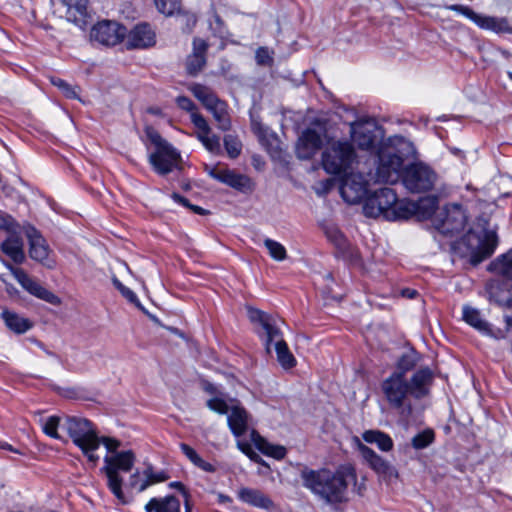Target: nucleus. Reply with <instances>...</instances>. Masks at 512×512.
<instances>
[{"instance_id": "nucleus-47", "label": "nucleus", "mask_w": 512, "mask_h": 512, "mask_svg": "<svg viewBox=\"0 0 512 512\" xmlns=\"http://www.w3.org/2000/svg\"><path fill=\"white\" fill-rule=\"evenodd\" d=\"M327 238L339 249L346 247L347 240L344 234L335 226H329L325 229Z\"/></svg>"}, {"instance_id": "nucleus-17", "label": "nucleus", "mask_w": 512, "mask_h": 512, "mask_svg": "<svg viewBox=\"0 0 512 512\" xmlns=\"http://www.w3.org/2000/svg\"><path fill=\"white\" fill-rule=\"evenodd\" d=\"M208 175L238 191L245 192L251 188V180L248 176L236 173L234 170L220 167L206 169Z\"/></svg>"}, {"instance_id": "nucleus-39", "label": "nucleus", "mask_w": 512, "mask_h": 512, "mask_svg": "<svg viewBox=\"0 0 512 512\" xmlns=\"http://www.w3.org/2000/svg\"><path fill=\"white\" fill-rule=\"evenodd\" d=\"M189 90L205 107L209 104L217 95L207 86L194 83L189 86Z\"/></svg>"}, {"instance_id": "nucleus-60", "label": "nucleus", "mask_w": 512, "mask_h": 512, "mask_svg": "<svg viewBox=\"0 0 512 512\" xmlns=\"http://www.w3.org/2000/svg\"><path fill=\"white\" fill-rule=\"evenodd\" d=\"M100 443H103L106 449L113 454L117 452L116 450L120 446V442L117 439L110 437H103L100 439Z\"/></svg>"}, {"instance_id": "nucleus-48", "label": "nucleus", "mask_w": 512, "mask_h": 512, "mask_svg": "<svg viewBox=\"0 0 512 512\" xmlns=\"http://www.w3.org/2000/svg\"><path fill=\"white\" fill-rule=\"evenodd\" d=\"M51 83L57 87L67 98L70 99H78V93L76 91V87H73L68 82L61 78L53 77L51 78Z\"/></svg>"}, {"instance_id": "nucleus-34", "label": "nucleus", "mask_w": 512, "mask_h": 512, "mask_svg": "<svg viewBox=\"0 0 512 512\" xmlns=\"http://www.w3.org/2000/svg\"><path fill=\"white\" fill-rule=\"evenodd\" d=\"M147 512H180V501L174 496L152 498L146 505Z\"/></svg>"}, {"instance_id": "nucleus-20", "label": "nucleus", "mask_w": 512, "mask_h": 512, "mask_svg": "<svg viewBox=\"0 0 512 512\" xmlns=\"http://www.w3.org/2000/svg\"><path fill=\"white\" fill-rule=\"evenodd\" d=\"M321 146V135L313 129H306L302 132L297 141V156L300 159H310L321 148Z\"/></svg>"}, {"instance_id": "nucleus-53", "label": "nucleus", "mask_w": 512, "mask_h": 512, "mask_svg": "<svg viewBox=\"0 0 512 512\" xmlns=\"http://www.w3.org/2000/svg\"><path fill=\"white\" fill-rule=\"evenodd\" d=\"M176 103H177L179 108H181L182 110H185V111L190 113V119L191 120H192V115L193 114H200L197 111V108H196L195 104L193 103V101L190 98L186 97V96H178L176 98Z\"/></svg>"}, {"instance_id": "nucleus-49", "label": "nucleus", "mask_w": 512, "mask_h": 512, "mask_svg": "<svg viewBox=\"0 0 512 512\" xmlns=\"http://www.w3.org/2000/svg\"><path fill=\"white\" fill-rule=\"evenodd\" d=\"M209 27L215 36L224 38L227 36L228 31L222 18L214 11L212 20L209 22Z\"/></svg>"}, {"instance_id": "nucleus-54", "label": "nucleus", "mask_w": 512, "mask_h": 512, "mask_svg": "<svg viewBox=\"0 0 512 512\" xmlns=\"http://www.w3.org/2000/svg\"><path fill=\"white\" fill-rule=\"evenodd\" d=\"M214 119L217 122L218 128L220 130L228 131L231 128V120L227 108H225L221 114L214 116Z\"/></svg>"}, {"instance_id": "nucleus-5", "label": "nucleus", "mask_w": 512, "mask_h": 512, "mask_svg": "<svg viewBox=\"0 0 512 512\" xmlns=\"http://www.w3.org/2000/svg\"><path fill=\"white\" fill-rule=\"evenodd\" d=\"M145 135L154 147L148 156V162L157 174L167 175L179 167L180 153L157 130L148 126L145 128Z\"/></svg>"}, {"instance_id": "nucleus-59", "label": "nucleus", "mask_w": 512, "mask_h": 512, "mask_svg": "<svg viewBox=\"0 0 512 512\" xmlns=\"http://www.w3.org/2000/svg\"><path fill=\"white\" fill-rule=\"evenodd\" d=\"M180 449L182 451V453L193 463L195 464L196 461L199 459V455L198 453L192 448L190 447L188 444L186 443H181L180 444Z\"/></svg>"}, {"instance_id": "nucleus-29", "label": "nucleus", "mask_w": 512, "mask_h": 512, "mask_svg": "<svg viewBox=\"0 0 512 512\" xmlns=\"http://www.w3.org/2000/svg\"><path fill=\"white\" fill-rule=\"evenodd\" d=\"M62 3L67 7L66 17L69 21L77 25L86 24L88 0H62Z\"/></svg>"}, {"instance_id": "nucleus-30", "label": "nucleus", "mask_w": 512, "mask_h": 512, "mask_svg": "<svg viewBox=\"0 0 512 512\" xmlns=\"http://www.w3.org/2000/svg\"><path fill=\"white\" fill-rule=\"evenodd\" d=\"M477 26L497 34H512V25L506 17H496L480 14Z\"/></svg>"}, {"instance_id": "nucleus-14", "label": "nucleus", "mask_w": 512, "mask_h": 512, "mask_svg": "<svg viewBox=\"0 0 512 512\" xmlns=\"http://www.w3.org/2000/svg\"><path fill=\"white\" fill-rule=\"evenodd\" d=\"M5 266L18 281V283L33 296L44 300L52 305H59L61 303L60 298L54 293L43 287L40 283L32 279L23 269L14 267L10 263H6Z\"/></svg>"}, {"instance_id": "nucleus-24", "label": "nucleus", "mask_w": 512, "mask_h": 512, "mask_svg": "<svg viewBox=\"0 0 512 512\" xmlns=\"http://www.w3.org/2000/svg\"><path fill=\"white\" fill-rule=\"evenodd\" d=\"M8 233V237L1 244V250L14 263L22 264L25 260L23 239L21 235L15 231V229Z\"/></svg>"}, {"instance_id": "nucleus-43", "label": "nucleus", "mask_w": 512, "mask_h": 512, "mask_svg": "<svg viewBox=\"0 0 512 512\" xmlns=\"http://www.w3.org/2000/svg\"><path fill=\"white\" fill-rule=\"evenodd\" d=\"M224 147L228 156L232 159L237 158L242 150V144L240 140L234 135H225Z\"/></svg>"}, {"instance_id": "nucleus-11", "label": "nucleus", "mask_w": 512, "mask_h": 512, "mask_svg": "<svg viewBox=\"0 0 512 512\" xmlns=\"http://www.w3.org/2000/svg\"><path fill=\"white\" fill-rule=\"evenodd\" d=\"M396 203V193L393 189L384 187L366 196L363 213L367 217L376 218L380 215L390 217L393 204Z\"/></svg>"}, {"instance_id": "nucleus-46", "label": "nucleus", "mask_w": 512, "mask_h": 512, "mask_svg": "<svg viewBox=\"0 0 512 512\" xmlns=\"http://www.w3.org/2000/svg\"><path fill=\"white\" fill-rule=\"evenodd\" d=\"M434 440V432L430 429L424 430L412 438V446L415 449H424Z\"/></svg>"}, {"instance_id": "nucleus-45", "label": "nucleus", "mask_w": 512, "mask_h": 512, "mask_svg": "<svg viewBox=\"0 0 512 512\" xmlns=\"http://www.w3.org/2000/svg\"><path fill=\"white\" fill-rule=\"evenodd\" d=\"M416 356L413 353L402 355L397 362V369L393 373H401L406 376V373L411 371L416 366Z\"/></svg>"}, {"instance_id": "nucleus-61", "label": "nucleus", "mask_w": 512, "mask_h": 512, "mask_svg": "<svg viewBox=\"0 0 512 512\" xmlns=\"http://www.w3.org/2000/svg\"><path fill=\"white\" fill-rule=\"evenodd\" d=\"M170 487L177 488L182 492V494L184 496V500H185V512H191V506H190L189 500H188L189 495H188L184 485L181 482L176 481V482H171Z\"/></svg>"}, {"instance_id": "nucleus-26", "label": "nucleus", "mask_w": 512, "mask_h": 512, "mask_svg": "<svg viewBox=\"0 0 512 512\" xmlns=\"http://www.w3.org/2000/svg\"><path fill=\"white\" fill-rule=\"evenodd\" d=\"M433 381V372L430 368L424 367L417 370L411 377L409 384L412 396L421 399L429 393V387Z\"/></svg>"}, {"instance_id": "nucleus-31", "label": "nucleus", "mask_w": 512, "mask_h": 512, "mask_svg": "<svg viewBox=\"0 0 512 512\" xmlns=\"http://www.w3.org/2000/svg\"><path fill=\"white\" fill-rule=\"evenodd\" d=\"M251 440L260 452L276 460L283 459L287 454L284 446L269 443L255 430L251 431Z\"/></svg>"}, {"instance_id": "nucleus-64", "label": "nucleus", "mask_w": 512, "mask_h": 512, "mask_svg": "<svg viewBox=\"0 0 512 512\" xmlns=\"http://www.w3.org/2000/svg\"><path fill=\"white\" fill-rule=\"evenodd\" d=\"M171 197L174 200V202H176L184 207L189 208V206L191 205L185 197H183L182 195H180L178 193H173L171 195Z\"/></svg>"}, {"instance_id": "nucleus-18", "label": "nucleus", "mask_w": 512, "mask_h": 512, "mask_svg": "<svg viewBox=\"0 0 512 512\" xmlns=\"http://www.w3.org/2000/svg\"><path fill=\"white\" fill-rule=\"evenodd\" d=\"M357 447L363 460L377 474L384 477H391L397 474L388 461L379 456L373 449L361 443L359 439H357Z\"/></svg>"}, {"instance_id": "nucleus-7", "label": "nucleus", "mask_w": 512, "mask_h": 512, "mask_svg": "<svg viewBox=\"0 0 512 512\" xmlns=\"http://www.w3.org/2000/svg\"><path fill=\"white\" fill-rule=\"evenodd\" d=\"M355 158L352 144L347 141H334L322 153V166L329 174L344 175L351 169Z\"/></svg>"}, {"instance_id": "nucleus-35", "label": "nucleus", "mask_w": 512, "mask_h": 512, "mask_svg": "<svg viewBox=\"0 0 512 512\" xmlns=\"http://www.w3.org/2000/svg\"><path fill=\"white\" fill-rule=\"evenodd\" d=\"M415 206L416 216L422 220L432 219L433 221L439 211L438 198L435 196L421 198L419 201L415 202Z\"/></svg>"}, {"instance_id": "nucleus-33", "label": "nucleus", "mask_w": 512, "mask_h": 512, "mask_svg": "<svg viewBox=\"0 0 512 512\" xmlns=\"http://www.w3.org/2000/svg\"><path fill=\"white\" fill-rule=\"evenodd\" d=\"M1 318L4 320L5 325L17 334H23L32 327L29 319L7 309L2 311Z\"/></svg>"}, {"instance_id": "nucleus-3", "label": "nucleus", "mask_w": 512, "mask_h": 512, "mask_svg": "<svg viewBox=\"0 0 512 512\" xmlns=\"http://www.w3.org/2000/svg\"><path fill=\"white\" fill-rule=\"evenodd\" d=\"M247 315L249 320L259 325L265 337L266 350L270 352L272 344L277 354V360L284 369H290L295 366L296 359L293 354L289 351L287 343L283 339L282 332L280 330V324L282 321L270 314H267L259 309L248 307Z\"/></svg>"}, {"instance_id": "nucleus-40", "label": "nucleus", "mask_w": 512, "mask_h": 512, "mask_svg": "<svg viewBox=\"0 0 512 512\" xmlns=\"http://www.w3.org/2000/svg\"><path fill=\"white\" fill-rule=\"evenodd\" d=\"M143 475L148 482V487L164 482L169 478V474L165 470H155L151 464L146 465Z\"/></svg>"}, {"instance_id": "nucleus-23", "label": "nucleus", "mask_w": 512, "mask_h": 512, "mask_svg": "<svg viewBox=\"0 0 512 512\" xmlns=\"http://www.w3.org/2000/svg\"><path fill=\"white\" fill-rule=\"evenodd\" d=\"M126 36L131 48H147L155 44V33L147 23L136 25Z\"/></svg>"}, {"instance_id": "nucleus-62", "label": "nucleus", "mask_w": 512, "mask_h": 512, "mask_svg": "<svg viewBox=\"0 0 512 512\" xmlns=\"http://www.w3.org/2000/svg\"><path fill=\"white\" fill-rule=\"evenodd\" d=\"M196 467H198L199 469L205 471V472H209V473H214L216 472V467L215 465L205 461L204 459H202L201 457H199V459L196 461V463L194 464Z\"/></svg>"}, {"instance_id": "nucleus-57", "label": "nucleus", "mask_w": 512, "mask_h": 512, "mask_svg": "<svg viewBox=\"0 0 512 512\" xmlns=\"http://www.w3.org/2000/svg\"><path fill=\"white\" fill-rule=\"evenodd\" d=\"M205 108L212 113L213 117L217 114H221V112L227 108L226 102L220 100L218 97H215L209 104L205 106Z\"/></svg>"}, {"instance_id": "nucleus-22", "label": "nucleus", "mask_w": 512, "mask_h": 512, "mask_svg": "<svg viewBox=\"0 0 512 512\" xmlns=\"http://www.w3.org/2000/svg\"><path fill=\"white\" fill-rule=\"evenodd\" d=\"M208 43L201 38L193 40L192 54L187 57L186 69L189 75H197L206 65V52L208 50Z\"/></svg>"}, {"instance_id": "nucleus-50", "label": "nucleus", "mask_w": 512, "mask_h": 512, "mask_svg": "<svg viewBox=\"0 0 512 512\" xmlns=\"http://www.w3.org/2000/svg\"><path fill=\"white\" fill-rule=\"evenodd\" d=\"M448 10L455 11L469 20H471L475 25H477L479 21L480 14L476 13L474 10H472L469 6L460 5V4H453L447 6Z\"/></svg>"}, {"instance_id": "nucleus-19", "label": "nucleus", "mask_w": 512, "mask_h": 512, "mask_svg": "<svg viewBox=\"0 0 512 512\" xmlns=\"http://www.w3.org/2000/svg\"><path fill=\"white\" fill-rule=\"evenodd\" d=\"M192 123L197 128V138L204 147L213 154H219L221 152L220 138L211 134V128L206 119L201 114H193Z\"/></svg>"}, {"instance_id": "nucleus-44", "label": "nucleus", "mask_w": 512, "mask_h": 512, "mask_svg": "<svg viewBox=\"0 0 512 512\" xmlns=\"http://www.w3.org/2000/svg\"><path fill=\"white\" fill-rule=\"evenodd\" d=\"M158 11L166 16L178 12L181 7V0H155Z\"/></svg>"}, {"instance_id": "nucleus-32", "label": "nucleus", "mask_w": 512, "mask_h": 512, "mask_svg": "<svg viewBox=\"0 0 512 512\" xmlns=\"http://www.w3.org/2000/svg\"><path fill=\"white\" fill-rule=\"evenodd\" d=\"M462 318L468 325L476 329L482 335H488L492 324L482 318L478 309L464 305L462 308Z\"/></svg>"}, {"instance_id": "nucleus-56", "label": "nucleus", "mask_w": 512, "mask_h": 512, "mask_svg": "<svg viewBox=\"0 0 512 512\" xmlns=\"http://www.w3.org/2000/svg\"><path fill=\"white\" fill-rule=\"evenodd\" d=\"M255 59L259 65H271L273 62V58L271 57L269 50L265 47L257 49Z\"/></svg>"}, {"instance_id": "nucleus-15", "label": "nucleus", "mask_w": 512, "mask_h": 512, "mask_svg": "<svg viewBox=\"0 0 512 512\" xmlns=\"http://www.w3.org/2000/svg\"><path fill=\"white\" fill-rule=\"evenodd\" d=\"M340 194L345 202L357 204L367 195V181L361 174H344Z\"/></svg>"}, {"instance_id": "nucleus-55", "label": "nucleus", "mask_w": 512, "mask_h": 512, "mask_svg": "<svg viewBox=\"0 0 512 512\" xmlns=\"http://www.w3.org/2000/svg\"><path fill=\"white\" fill-rule=\"evenodd\" d=\"M237 446L251 460L258 462V463H263V461L259 457V455L257 453H255L254 450L252 449V446L250 445V443H248L246 441H238Z\"/></svg>"}, {"instance_id": "nucleus-36", "label": "nucleus", "mask_w": 512, "mask_h": 512, "mask_svg": "<svg viewBox=\"0 0 512 512\" xmlns=\"http://www.w3.org/2000/svg\"><path fill=\"white\" fill-rule=\"evenodd\" d=\"M362 438L365 442L376 444L378 448L384 452H388L393 449L392 438L379 430H367L362 434Z\"/></svg>"}, {"instance_id": "nucleus-1", "label": "nucleus", "mask_w": 512, "mask_h": 512, "mask_svg": "<svg viewBox=\"0 0 512 512\" xmlns=\"http://www.w3.org/2000/svg\"><path fill=\"white\" fill-rule=\"evenodd\" d=\"M301 478L304 487L328 504L345 502L349 485L357 482L356 470L350 464L341 465L335 471L305 469Z\"/></svg>"}, {"instance_id": "nucleus-16", "label": "nucleus", "mask_w": 512, "mask_h": 512, "mask_svg": "<svg viewBox=\"0 0 512 512\" xmlns=\"http://www.w3.org/2000/svg\"><path fill=\"white\" fill-rule=\"evenodd\" d=\"M376 124L372 121L359 120L350 124L352 141L361 150H370L376 141Z\"/></svg>"}, {"instance_id": "nucleus-41", "label": "nucleus", "mask_w": 512, "mask_h": 512, "mask_svg": "<svg viewBox=\"0 0 512 512\" xmlns=\"http://www.w3.org/2000/svg\"><path fill=\"white\" fill-rule=\"evenodd\" d=\"M63 419L59 416H50L43 421L42 429L43 432L54 439H61L58 433V428H62Z\"/></svg>"}, {"instance_id": "nucleus-58", "label": "nucleus", "mask_w": 512, "mask_h": 512, "mask_svg": "<svg viewBox=\"0 0 512 512\" xmlns=\"http://www.w3.org/2000/svg\"><path fill=\"white\" fill-rule=\"evenodd\" d=\"M15 227L16 223L14 219L7 213L0 210V229L10 232L15 229Z\"/></svg>"}, {"instance_id": "nucleus-37", "label": "nucleus", "mask_w": 512, "mask_h": 512, "mask_svg": "<svg viewBox=\"0 0 512 512\" xmlns=\"http://www.w3.org/2000/svg\"><path fill=\"white\" fill-rule=\"evenodd\" d=\"M488 270L508 279L512 278V250L492 261Z\"/></svg>"}, {"instance_id": "nucleus-8", "label": "nucleus", "mask_w": 512, "mask_h": 512, "mask_svg": "<svg viewBox=\"0 0 512 512\" xmlns=\"http://www.w3.org/2000/svg\"><path fill=\"white\" fill-rule=\"evenodd\" d=\"M462 243L469 252L470 262L477 265L494 253L498 237L494 230L483 229L479 233L470 230L464 235Z\"/></svg>"}, {"instance_id": "nucleus-27", "label": "nucleus", "mask_w": 512, "mask_h": 512, "mask_svg": "<svg viewBox=\"0 0 512 512\" xmlns=\"http://www.w3.org/2000/svg\"><path fill=\"white\" fill-rule=\"evenodd\" d=\"M27 236L29 238V256L35 261L52 267L48 262L49 248L44 238L34 228L27 233Z\"/></svg>"}, {"instance_id": "nucleus-42", "label": "nucleus", "mask_w": 512, "mask_h": 512, "mask_svg": "<svg viewBox=\"0 0 512 512\" xmlns=\"http://www.w3.org/2000/svg\"><path fill=\"white\" fill-rule=\"evenodd\" d=\"M264 246L268 250L269 255L276 261H283L287 257V251L285 247L270 238L264 240Z\"/></svg>"}, {"instance_id": "nucleus-25", "label": "nucleus", "mask_w": 512, "mask_h": 512, "mask_svg": "<svg viewBox=\"0 0 512 512\" xmlns=\"http://www.w3.org/2000/svg\"><path fill=\"white\" fill-rule=\"evenodd\" d=\"M487 292L490 301L495 302L499 306L512 308V280L506 279L502 282L491 283Z\"/></svg>"}, {"instance_id": "nucleus-9", "label": "nucleus", "mask_w": 512, "mask_h": 512, "mask_svg": "<svg viewBox=\"0 0 512 512\" xmlns=\"http://www.w3.org/2000/svg\"><path fill=\"white\" fill-rule=\"evenodd\" d=\"M401 180L411 193H425L434 188L438 175L429 165L416 162L403 169Z\"/></svg>"}, {"instance_id": "nucleus-6", "label": "nucleus", "mask_w": 512, "mask_h": 512, "mask_svg": "<svg viewBox=\"0 0 512 512\" xmlns=\"http://www.w3.org/2000/svg\"><path fill=\"white\" fill-rule=\"evenodd\" d=\"M102 468L107 477V486L112 494L121 502L127 503L122 490L123 478L121 472H130L135 463V454L131 450L116 452L104 458Z\"/></svg>"}, {"instance_id": "nucleus-52", "label": "nucleus", "mask_w": 512, "mask_h": 512, "mask_svg": "<svg viewBox=\"0 0 512 512\" xmlns=\"http://www.w3.org/2000/svg\"><path fill=\"white\" fill-rule=\"evenodd\" d=\"M207 406L210 410L219 414H228L231 408L224 399L219 397L209 399L207 401Z\"/></svg>"}, {"instance_id": "nucleus-13", "label": "nucleus", "mask_w": 512, "mask_h": 512, "mask_svg": "<svg viewBox=\"0 0 512 512\" xmlns=\"http://www.w3.org/2000/svg\"><path fill=\"white\" fill-rule=\"evenodd\" d=\"M126 35V27L111 20L98 22L92 27L90 32L91 40L104 46H115L121 43Z\"/></svg>"}, {"instance_id": "nucleus-2", "label": "nucleus", "mask_w": 512, "mask_h": 512, "mask_svg": "<svg viewBox=\"0 0 512 512\" xmlns=\"http://www.w3.org/2000/svg\"><path fill=\"white\" fill-rule=\"evenodd\" d=\"M414 153L413 144L402 136L390 137L378 150L375 182L394 184L401 179L404 160Z\"/></svg>"}, {"instance_id": "nucleus-10", "label": "nucleus", "mask_w": 512, "mask_h": 512, "mask_svg": "<svg viewBox=\"0 0 512 512\" xmlns=\"http://www.w3.org/2000/svg\"><path fill=\"white\" fill-rule=\"evenodd\" d=\"M410 384L401 373H391L381 383V391L388 404L397 410L411 412L409 396H412Z\"/></svg>"}, {"instance_id": "nucleus-4", "label": "nucleus", "mask_w": 512, "mask_h": 512, "mask_svg": "<svg viewBox=\"0 0 512 512\" xmlns=\"http://www.w3.org/2000/svg\"><path fill=\"white\" fill-rule=\"evenodd\" d=\"M62 428L67 431L73 443L79 447L89 461L97 462L99 457L94 452L100 446V438L91 421L77 416H66Z\"/></svg>"}, {"instance_id": "nucleus-21", "label": "nucleus", "mask_w": 512, "mask_h": 512, "mask_svg": "<svg viewBox=\"0 0 512 512\" xmlns=\"http://www.w3.org/2000/svg\"><path fill=\"white\" fill-rule=\"evenodd\" d=\"M250 415L238 402L231 405L227 422L231 432L236 437L244 435L249 427Z\"/></svg>"}, {"instance_id": "nucleus-38", "label": "nucleus", "mask_w": 512, "mask_h": 512, "mask_svg": "<svg viewBox=\"0 0 512 512\" xmlns=\"http://www.w3.org/2000/svg\"><path fill=\"white\" fill-rule=\"evenodd\" d=\"M413 215L416 216L415 202L398 200L396 197V203L392 206L390 216L394 219H409Z\"/></svg>"}, {"instance_id": "nucleus-28", "label": "nucleus", "mask_w": 512, "mask_h": 512, "mask_svg": "<svg viewBox=\"0 0 512 512\" xmlns=\"http://www.w3.org/2000/svg\"><path fill=\"white\" fill-rule=\"evenodd\" d=\"M238 498L258 508L270 510L274 507L273 501L258 489L243 487L238 491Z\"/></svg>"}, {"instance_id": "nucleus-12", "label": "nucleus", "mask_w": 512, "mask_h": 512, "mask_svg": "<svg viewBox=\"0 0 512 512\" xmlns=\"http://www.w3.org/2000/svg\"><path fill=\"white\" fill-rule=\"evenodd\" d=\"M466 223L464 211L459 204H449L436 214L433 225L442 234H453L461 231Z\"/></svg>"}, {"instance_id": "nucleus-51", "label": "nucleus", "mask_w": 512, "mask_h": 512, "mask_svg": "<svg viewBox=\"0 0 512 512\" xmlns=\"http://www.w3.org/2000/svg\"><path fill=\"white\" fill-rule=\"evenodd\" d=\"M128 486L137 492H143L148 488V482L145 480L143 473L135 471L129 478Z\"/></svg>"}, {"instance_id": "nucleus-63", "label": "nucleus", "mask_w": 512, "mask_h": 512, "mask_svg": "<svg viewBox=\"0 0 512 512\" xmlns=\"http://www.w3.org/2000/svg\"><path fill=\"white\" fill-rule=\"evenodd\" d=\"M121 293L131 303H137L138 302L137 295L131 289H129L128 287H123Z\"/></svg>"}]
</instances>
